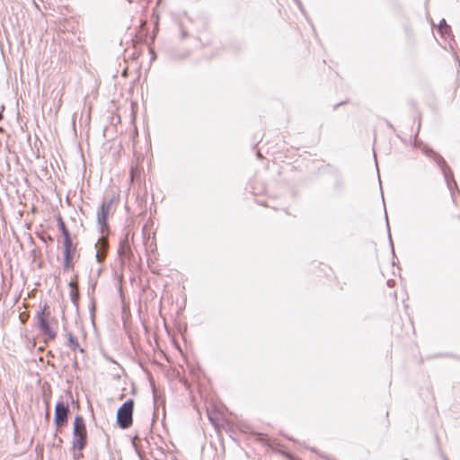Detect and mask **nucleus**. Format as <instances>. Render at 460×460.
<instances>
[{
  "label": "nucleus",
  "instance_id": "nucleus-16",
  "mask_svg": "<svg viewBox=\"0 0 460 460\" xmlns=\"http://www.w3.org/2000/svg\"><path fill=\"white\" fill-rule=\"evenodd\" d=\"M394 284H395V281H394V279H388V280H387V286H388V287H391V288H392V287H394Z\"/></svg>",
  "mask_w": 460,
  "mask_h": 460
},
{
  "label": "nucleus",
  "instance_id": "nucleus-12",
  "mask_svg": "<svg viewBox=\"0 0 460 460\" xmlns=\"http://www.w3.org/2000/svg\"><path fill=\"white\" fill-rule=\"evenodd\" d=\"M77 429H86L84 420L82 416L77 415L74 420V428L73 430Z\"/></svg>",
  "mask_w": 460,
  "mask_h": 460
},
{
  "label": "nucleus",
  "instance_id": "nucleus-23",
  "mask_svg": "<svg viewBox=\"0 0 460 460\" xmlns=\"http://www.w3.org/2000/svg\"><path fill=\"white\" fill-rule=\"evenodd\" d=\"M445 460H448V459L446 458Z\"/></svg>",
  "mask_w": 460,
  "mask_h": 460
},
{
  "label": "nucleus",
  "instance_id": "nucleus-9",
  "mask_svg": "<svg viewBox=\"0 0 460 460\" xmlns=\"http://www.w3.org/2000/svg\"><path fill=\"white\" fill-rule=\"evenodd\" d=\"M68 346L74 350V351H79L81 353L84 352V349L80 347L77 339L71 333H66Z\"/></svg>",
  "mask_w": 460,
  "mask_h": 460
},
{
  "label": "nucleus",
  "instance_id": "nucleus-2",
  "mask_svg": "<svg viewBox=\"0 0 460 460\" xmlns=\"http://www.w3.org/2000/svg\"><path fill=\"white\" fill-rule=\"evenodd\" d=\"M133 411H134V401L133 399H128L118 409L117 411V424L122 429H128L133 422Z\"/></svg>",
  "mask_w": 460,
  "mask_h": 460
},
{
  "label": "nucleus",
  "instance_id": "nucleus-11",
  "mask_svg": "<svg viewBox=\"0 0 460 460\" xmlns=\"http://www.w3.org/2000/svg\"><path fill=\"white\" fill-rule=\"evenodd\" d=\"M69 287L71 288L70 290V298L75 305L77 306V302L79 299V292L76 287L75 286V283L73 281L69 282Z\"/></svg>",
  "mask_w": 460,
  "mask_h": 460
},
{
  "label": "nucleus",
  "instance_id": "nucleus-10",
  "mask_svg": "<svg viewBox=\"0 0 460 460\" xmlns=\"http://www.w3.org/2000/svg\"><path fill=\"white\" fill-rule=\"evenodd\" d=\"M57 222H58V229L61 232V234L64 237V240L71 239L70 233H69L68 229L66 228L63 218L60 216L58 217Z\"/></svg>",
  "mask_w": 460,
  "mask_h": 460
},
{
  "label": "nucleus",
  "instance_id": "nucleus-22",
  "mask_svg": "<svg viewBox=\"0 0 460 460\" xmlns=\"http://www.w3.org/2000/svg\"><path fill=\"white\" fill-rule=\"evenodd\" d=\"M4 117H0V120L3 119Z\"/></svg>",
  "mask_w": 460,
  "mask_h": 460
},
{
  "label": "nucleus",
  "instance_id": "nucleus-14",
  "mask_svg": "<svg viewBox=\"0 0 460 460\" xmlns=\"http://www.w3.org/2000/svg\"><path fill=\"white\" fill-rule=\"evenodd\" d=\"M104 258H105V254H102L100 251H97V252H96V260H97L99 262L103 261Z\"/></svg>",
  "mask_w": 460,
  "mask_h": 460
},
{
  "label": "nucleus",
  "instance_id": "nucleus-17",
  "mask_svg": "<svg viewBox=\"0 0 460 460\" xmlns=\"http://www.w3.org/2000/svg\"><path fill=\"white\" fill-rule=\"evenodd\" d=\"M129 119H130L129 122H130L131 124H135V122H136V117H135V116H132V117H129Z\"/></svg>",
  "mask_w": 460,
  "mask_h": 460
},
{
  "label": "nucleus",
  "instance_id": "nucleus-8",
  "mask_svg": "<svg viewBox=\"0 0 460 460\" xmlns=\"http://www.w3.org/2000/svg\"><path fill=\"white\" fill-rule=\"evenodd\" d=\"M129 238H133V234L130 231H126L124 237L120 239L118 252L120 256L130 258L132 251L129 244Z\"/></svg>",
  "mask_w": 460,
  "mask_h": 460
},
{
  "label": "nucleus",
  "instance_id": "nucleus-21",
  "mask_svg": "<svg viewBox=\"0 0 460 460\" xmlns=\"http://www.w3.org/2000/svg\"><path fill=\"white\" fill-rule=\"evenodd\" d=\"M135 134L137 135V128L135 127Z\"/></svg>",
  "mask_w": 460,
  "mask_h": 460
},
{
  "label": "nucleus",
  "instance_id": "nucleus-3",
  "mask_svg": "<svg viewBox=\"0 0 460 460\" xmlns=\"http://www.w3.org/2000/svg\"><path fill=\"white\" fill-rule=\"evenodd\" d=\"M47 310V305H43L38 312H37V321L39 328L41 332V333L46 336L49 340H54L56 338V332L52 330L50 327L48 316L49 315V313L45 315V312Z\"/></svg>",
  "mask_w": 460,
  "mask_h": 460
},
{
  "label": "nucleus",
  "instance_id": "nucleus-1",
  "mask_svg": "<svg viewBox=\"0 0 460 460\" xmlns=\"http://www.w3.org/2000/svg\"><path fill=\"white\" fill-rule=\"evenodd\" d=\"M420 126V121H418V129L413 132V129H411V134H407L406 132L402 130H397L396 136L404 143H408L415 147H420L422 151V153L434 160V162L438 164V166L440 168L445 181L447 182V188L452 192L453 188H456V181L454 179L453 172L449 166L447 164L445 159L437 152H435L433 149L429 148L427 146H420V144L417 141V136L419 128Z\"/></svg>",
  "mask_w": 460,
  "mask_h": 460
},
{
  "label": "nucleus",
  "instance_id": "nucleus-4",
  "mask_svg": "<svg viewBox=\"0 0 460 460\" xmlns=\"http://www.w3.org/2000/svg\"><path fill=\"white\" fill-rule=\"evenodd\" d=\"M113 200V198L108 200L104 199L97 211V223L101 233H104L109 228L107 219Z\"/></svg>",
  "mask_w": 460,
  "mask_h": 460
},
{
  "label": "nucleus",
  "instance_id": "nucleus-15",
  "mask_svg": "<svg viewBox=\"0 0 460 460\" xmlns=\"http://www.w3.org/2000/svg\"><path fill=\"white\" fill-rule=\"evenodd\" d=\"M121 117H111V123L114 125L120 123Z\"/></svg>",
  "mask_w": 460,
  "mask_h": 460
},
{
  "label": "nucleus",
  "instance_id": "nucleus-20",
  "mask_svg": "<svg viewBox=\"0 0 460 460\" xmlns=\"http://www.w3.org/2000/svg\"><path fill=\"white\" fill-rule=\"evenodd\" d=\"M91 119V116L86 117L87 121L89 122Z\"/></svg>",
  "mask_w": 460,
  "mask_h": 460
},
{
  "label": "nucleus",
  "instance_id": "nucleus-18",
  "mask_svg": "<svg viewBox=\"0 0 460 460\" xmlns=\"http://www.w3.org/2000/svg\"><path fill=\"white\" fill-rule=\"evenodd\" d=\"M256 154H257L258 158H261L262 157L260 150H257Z\"/></svg>",
  "mask_w": 460,
  "mask_h": 460
},
{
  "label": "nucleus",
  "instance_id": "nucleus-19",
  "mask_svg": "<svg viewBox=\"0 0 460 460\" xmlns=\"http://www.w3.org/2000/svg\"><path fill=\"white\" fill-rule=\"evenodd\" d=\"M72 123H73V125L75 124V117H73Z\"/></svg>",
  "mask_w": 460,
  "mask_h": 460
},
{
  "label": "nucleus",
  "instance_id": "nucleus-13",
  "mask_svg": "<svg viewBox=\"0 0 460 460\" xmlns=\"http://www.w3.org/2000/svg\"><path fill=\"white\" fill-rule=\"evenodd\" d=\"M385 221H386V226H387V231H388V237H389L390 244L392 246V251L394 252V245H393L392 236H391V233H390L388 217H387L386 213H385Z\"/></svg>",
  "mask_w": 460,
  "mask_h": 460
},
{
  "label": "nucleus",
  "instance_id": "nucleus-6",
  "mask_svg": "<svg viewBox=\"0 0 460 460\" xmlns=\"http://www.w3.org/2000/svg\"><path fill=\"white\" fill-rule=\"evenodd\" d=\"M75 252V247L73 244L72 239L64 240V266L63 270L68 271L73 269V255Z\"/></svg>",
  "mask_w": 460,
  "mask_h": 460
},
{
  "label": "nucleus",
  "instance_id": "nucleus-7",
  "mask_svg": "<svg viewBox=\"0 0 460 460\" xmlns=\"http://www.w3.org/2000/svg\"><path fill=\"white\" fill-rule=\"evenodd\" d=\"M87 444V432L86 429L73 430L72 446L74 449L81 451Z\"/></svg>",
  "mask_w": 460,
  "mask_h": 460
},
{
  "label": "nucleus",
  "instance_id": "nucleus-5",
  "mask_svg": "<svg viewBox=\"0 0 460 460\" xmlns=\"http://www.w3.org/2000/svg\"><path fill=\"white\" fill-rule=\"evenodd\" d=\"M69 413V406L63 401H58L55 406L54 422L57 427L66 425Z\"/></svg>",
  "mask_w": 460,
  "mask_h": 460
}]
</instances>
